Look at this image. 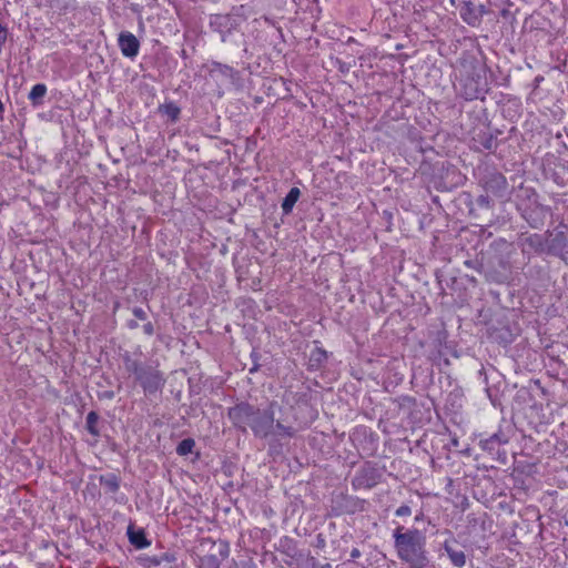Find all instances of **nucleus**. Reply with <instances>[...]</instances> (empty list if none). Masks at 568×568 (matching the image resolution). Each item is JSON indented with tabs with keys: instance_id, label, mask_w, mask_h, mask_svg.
Returning <instances> with one entry per match:
<instances>
[{
	"instance_id": "nucleus-6",
	"label": "nucleus",
	"mask_w": 568,
	"mask_h": 568,
	"mask_svg": "<svg viewBox=\"0 0 568 568\" xmlns=\"http://www.w3.org/2000/svg\"><path fill=\"white\" fill-rule=\"evenodd\" d=\"M135 381L142 387L145 395L161 392L166 382L164 374L152 365H145L135 376Z\"/></svg>"
},
{
	"instance_id": "nucleus-45",
	"label": "nucleus",
	"mask_w": 568,
	"mask_h": 568,
	"mask_svg": "<svg viewBox=\"0 0 568 568\" xmlns=\"http://www.w3.org/2000/svg\"><path fill=\"white\" fill-rule=\"evenodd\" d=\"M361 550L358 548H353L351 551V560H355L361 557Z\"/></svg>"
},
{
	"instance_id": "nucleus-11",
	"label": "nucleus",
	"mask_w": 568,
	"mask_h": 568,
	"mask_svg": "<svg viewBox=\"0 0 568 568\" xmlns=\"http://www.w3.org/2000/svg\"><path fill=\"white\" fill-rule=\"evenodd\" d=\"M364 508V500L355 496H349L343 493L334 495L332 498L331 514L333 516H341L344 514H355Z\"/></svg>"
},
{
	"instance_id": "nucleus-3",
	"label": "nucleus",
	"mask_w": 568,
	"mask_h": 568,
	"mask_svg": "<svg viewBox=\"0 0 568 568\" xmlns=\"http://www.w3.org/2000/svg\"><path fill=\"white\" fill-rule=\"evenodd\" d=\"M478 185L491 196L508 201L511 195V186L507 178L493 165L478 166L477 169Z\"/></svg>"
},
{
	"instance_id": "nucleus-46",
	"label": "nucleus",
	"mask_w": 568,
	"mask_h": 568,
	"mask_svg": "<svg viewBox=\"0 0 568 568\" xmlns=\"http://www.w3.org/2000/svg\"><path fill=\"white\" fill-rule=\"evenodd\" d=\"M500 16L504 18V19H509V18H513V13L510 12L509 9H503L500 11Z\"/></svg>"
},
{
	"instance_id": "nucleus-37",
	"label": "nucleus",
	"mask_w": 568,
	"mask_h": 568,
	"mask_svg": "<svg viewBox=\"0 0 568 568\" xmlns=\"http://www.w3.org/2000/svg\"><path fill=\"white\" fill-rule=\"evenodd\" d=\"M219 555L225 559L229 557L230 555V547H229V544L227 542H221L220 544V549H219Z\"/></svg>"
},
{
	"instance_id": "nucleus-9",
	"label": "nucleus",
	"mask_w": 568,
	"mask_h": 568,
	"mask_svg": "<svg viewBox=\"0 0 568 568\" xmlns=\"http://www.w3.org/2000/svg\"><path fill=\"white\" fill-rule=\"evenodd\" d=\"M546 254L556 256L565 262L568 261V236L565 230L556 232L547 231Z\"/></svg>"
},
{
	"instance_id": "nucleus-24",
	"label": "nucleus",
	"mask_w": 568,
	"mask_h": 568,
	"mask_svg": "<svg viewBox=\"0 0 568 568\" xmlns=\"http://www.w3.org/2000/svg\"><path fill=\"white\" fill-rule=\"evenodd\" d=\"M327 352L323 349L322 347H315L308 358V367L311 369H318L321 368L327 361Z\"/></svg>"
},
{
	"instance_id": "nucleus-25",
	"label": "nucleus",
	"mask_w": 568,
	"mask_h": 568,
	"mask_svg": "<svg viewBox=\"0 0 568 568\" xmlns=\"http://www.w3.org/2000/svg\"><path fill=\"white\" fill-rule=\"evenodd\" d=\"M122 361L124 363V367L126 372L134 375V377L140 373V371L145 366L141 361L132 357L130 352H124L122 355Z\"/></svg>"
},
{
	"instance_id": "nucleus-1",
	"label": "nucleus",
	"mask_w": 568,
	"mask_h": 568,
	"mask_svg": "<svg viewBox=\"0 0 568 568\" xmlns=\"http://www.w3.org/2000/svg\"><path fill=\"white\" fill-rule=\"evenodd\" d=\"M275 400L267 408H260L248 402H240L227 409V417L240 432L246 433L250 428L257 438L267 439L274 434Z\"/></svg>"
},
{
	"instance_id": "nucleus-30",
	"label": "nucleus",
	"mask_w": 568,
	"mask_h": 568,
	"mask_svg": "<svg viewBox=\"0 0 568 568\" xmlns=\"http://www.w3.org/2000/svg\"><path fill=\"white\" fill-rule=\"evenodd\" d=\"M195 440L193 438H184L176 446V454L179 456H186L193 452Z\"/></svg>"
},
{
	"instance_id": "nucleus-16",
	"label": "nucleus",
	"mask_w": 568,
	"mask_h": 568,
	"mask_svg": "<svg viewBox=\"0 0 568 568\" xmlns=\"http://www.w3.org/2000/svg\"><path fill=\"white\" fill-rule=\"evenodd\" d=\"M508 443V438L501 433H495L479 440V447L489 454H500V446Z\"/></svg>"
},
{
	"instance_id": "nucleus-28",
	"label": "nucleus",
	"mask_w": 568,
	"mask_h": 568,
	"mask_svg": "<svg viewBox=\"0 0 568 568\" xmlns=\"http://www.w3.org/2000/svg\"><path fill=\"white\" fill-rule=\"evenodd\" d=\"M100 416L97 412L91 410L85 418V429L94 437H100L101 432L98 427Z\"/></svg>"
},
{
	"instance_id": "nucleus-48",
	"label": "nucleus",
	"mask_w": 568,
	"mask_h": 568,
	"mask_svg": "<svg viewBox=\"0 0 568 568\" xmlns=\"http://www.w3.org/2000/svg\"><path fill=\"white\" fill-rule=\"evenodd\" d=\"M444 362H445L446 365H449V361L447 358H445Z\"/></svg>"
},
{
	"instance_id": "nucleus-26",
	"label": "nucleus",
	"mask_w": 568,
	"mask_h": 568,
	"mask_svg": "<svg viewBox=\"0 0 568 568\" xmlns=\"http://www.w3.org/2000/svg\"><path fill=\"white\" fill-rule=\"evenodd\" d=\"M47 85L44 83H38L32 87L28 98L33 106H38L43 103V98L47 94Z\"/></svg>"
},
{
	"instance_id": "nucleus-47",
	"label": "nucleus",
	"mask_w": 568,
	"mask_h": 568,
	"mask_svg": "<svg viewBox=\"0 0 568 568\" xmlns=\"http://www.w3.org/2000/svg\"><path fill=\"white\" fill-rule=\"evenodd\" d=\"M498 456V459L500 460L501 464H506L507 462V454L505 450H500V454H497Z\"/></svg>"
},
{
	"instance_id": "nucleus-34",
	"label": "nucleus",
	"mask_w": 568,
	"mask_h": 568,
	"mask_svg": "<svg viewBox=\"0 0 568 568\" xmlns=\"http://www.w3.org/2000/svg\"><path fill=\"white\" fill-rule=\"evenodd\" d=\"M397 517H405L412 515V508L408 505H402L395 510Z\"/></svg>"
},
{
	"instance_id": "nucleus-42",
	"label": "nucleus",
	"mask_w": 568,
	"mask_h": 568,
	"mask_svg": "<svg viewBox=\"0 0 568 568\" xmlns=\"http://www.w3.org/2000/svg\"><path fill=\"white\" fill-rule=\"evenodd\" d=\"M313 568H332L331 564L320 565L314 557L310 558Z\"/></svg>"
},
{
	"instance_id": "nucleus-32",
	"label": "nucleus",
	"mask_w": 568,
	"mask_h": 568,
	"mask_svg": "<svg viewBox=\"0 0 568 568\" xmlns=\"http://www.w3.org/2000/svg\"><path fill=\"white\" fill-rule=\"evenodd\" d=\"M476 203L479 207L481 209H493L494 207V201L491 199V195L489 193H484V194H480L477 199H476Z\"/></svg>"
},
{
	"instance_id": "nucleus-23",
	"label": "nucleus",
	"mask_w": 568,
	"mask_h": 568,
	"mask_svg": "<svg viewBox=\"0 0 568 568\" xmlns=\"http://www.w3.org/2000/svg\"><path fill=\"white\" fill-rule=\"evenodd\" d=\"M301 196V191L298 187H292L286 196L283 199L281 207L284 215H288L292 213L294 205L298 201Z\"/></svg>"
},
{
	"instance_id": "nucleus-31",
	"label": "nucleus",
	"mask_w": 568,
	"mask_h": 568,
	"mask_svg": "<svg viewBox=\"0 0 568 568\" xmlns=\"http://www.w3.org/2000/svg\"><path fill=\"white\" fill-rule=\"evenodd\" d=\"M220 560L216 555L209 554L200 558V568H220Z\"/></svg>"
},
{
	"instance_id": "nucleus-20",
	"label": "nucleus",
	"mask_w": 568,
	"mask_h": 568,
	"mask_svg": "<svg viewBox=\"0 0 568 568\" xmlns=\"http://www.w3.org/2000/svg\"><path fill=\"white\" fill-rule=\"evenodd\" d=\"M295 428L293 426H287V425H284L282 424L280 420H275L274 422V434L271 435L270 438H272L271 443H270V449H275L276 445H275V442H276V438L277 437H288V438H292L295 436Z\"/></svg>"
},
{
	"instance_id": "nucleus-10",
	"label": "nucleus",
	"mask_w": 568,
	"mask_h": 568,
	"mask_svg": "<svg viewBox=\"0 0 568 568\" xmlns=\"http://www.w3.org/2000/svg\"><path fill=\"white\" fill-rule=\"evenodd\" d=\"M382 478L381 470L371 463H365L352 479L354 489H371L375 487Z\"/></svg>"
},
{
	"instance_id": "nucleus-40",
	"label": "nucleus",
	"mask_w": 568,
	"mask_h": 568,
	"mask_svg": "<svg viewBox=\"0 0 568 568\" xmlns=\"http://www.w3.org/2000/svg\"><path fill=\"white\" fill-rule=\"evenodd\" d=\"M315 546H316L317 548H321V549L325 548V546H326V541H325V538L323 537V535H322V534H318V535L316 536V545H315Z\"/></svg>"
},
{
	"instance_id": "nucleus-35",
	"label": "nucleus",
	"mask_w": 568,
	"mask_h": 568,
	"mask_svg": "<svg viewBox=\"0 0 568 568\" xmlns=\"http://www.w3.org/2000/svg\"><path fill=\"white\" fill-rule=\"evenodd\" d=\"M160 565L159 556H148L144 558V566L146 568L156 567Z\"/></svg>"
},
{
	"instance_id": "nucleus-49",
	"label": "nucleus",
	"mask_w": 568,
	"mask_h": 568,
	"mask_svg": "<svg viewBox=\"0 0 568 568\" xmlns=\"http://www.w3.org/2000/svg\"><path fill=\"white\" fill-rule=\"evenodd\" d=\"M420 519V516H416L415 520L418 521Z\"/></svg>"
},
{
	"instance_id": "nucleus-36",
	"label": "nucleus",
	"mask_w": 568,
	"mask_h": 568,
	"mask_svg": "<svg viewBox=\"0 0 568 568\" xmlns=\"http://www.w3.org/2000/svg\"><path fill=\"white\" fill-rule=\"evenodd\" d=\"M132 313L136 318L141 321L148 320V314L142 307H133Z\"/></svg>"
},
{
	"instance_id": "nucleus-15",
	"label": "nucleus",
	"mask_w": 568,
	"mask_h": 568,
	"mask_svg": "<svg viewBox=\"0 0 568 568\" xmlns=\"http://www.w3.org/2000/svg\"><path fill=\"white\" fill-rule=\"evenodd\" d=\"M457 544V540L450 537L444 541L443 549L454 567L463 568L466 565V555L463 550L456 548Z\"/></svg>"
},
{
	"instance_id": "nucleus-27",
	"label": "nucleus",
	"mask_w": 568,
	"mask_h": 568,
	"mask_svg": "<svg viewBox=\"0 0 568 568\" xmlns=\"http://www.w3.org/2000/svg\"><path fill=\"white\" fill-rule=\"evenodd\" d=\"M465 265L467 267H471V268L476 270L478 273H483L487 281L497 282V283L501 282V280L499 278V276L495 272L487 271L484 267V265L481 263L477 262V261L467 260V261H465Z\"/></svg>"
},
{
	"instance_id": "nucleus-43",
	"label": "nucleus",
	"mask_w": 568,
	"mask_h": 568,
	"mask_svg": "<svg viewBox=\"0 0 568 568\" xmlns=\"http://www.w3.org/2000/svg\"><path fill=\"white\" fill-rule=\"evenodd\" d=\"M252 357H253V359H254V365H253V367H252V368H250V373H254V372H256V371L258 369V364H257V362H256V361H257V358H258V354H257V353H255V352H253V353H252Z\"/></svg>"
},
{
	"instance_id": "nucleus-21",
	"label": "nucleus",
	"mask_w": 568,
	"mask_h": 568,
	"mask_svg": "<svg viewBox=\"0 0 568 568\" xmlns=\"http://www.w3.org/2000/svg\"><path fill=\"white\" fill-rule=\"evenodd\" d=\"M158 112L166 116L171 123H175L180 119L181 108L173 101H166L159 105Z\"/></svg>"
},
{
	"instance_id": "nucleus-13",
	"label": "nucleus",
	"mask_w": 568,
	"mask_h": 568,
	"mask_svg": "<svg viewBox=\"0 0 568 568\" xmlns=\"http://www.w3.org/2000/svg\"><path fill=\"white\" fill-rule=\"evenodd\" d=\"M118 44L121 50V53L125 58L133 59L139 54L140 42L138 38L129 31L120 32L118 38Z\"/></svg>"
},
{
	"instance_id": "nucleus-22",
	"label": "nucleus",
	"mask_w": 568,
	"mask_h": 568,
	"mask_svg": "<svg viewBox=\"0 0 568 568\" xmlns=\"http://www.w3.org/2000/svg\"><path fill=\"white\" fill-rule=\"evenodd\" d=\"M100 485L104 488L105 493L115 494L121 486V479L118 475L109 473L99 477Z\"/></svg>"
},
{
	"instance_id": "nucleus-8",
	"label": "nucleus",
	"mask_w": 568,
	"mask_h": 568,
	"mask_svg": "<svg viewBox=\"0 0 568 568\" xmlns=\"http://www.w3.org/2000/svg\"><path fill=\"white\" fill-rule=\"evenodd\" d=\"M485 79L474 69L471 73L460 80V93L467 101L483 99L487 91Z\"/></svg>"
},
{
	"instance_id": "nucleus-19",
	"label": "nucleus",
	"mask_w": 568,
	"mask_h": 568,
	"mask_svg": "<svg viewBox=\"0 0 568 568\" xmlns=\"http://www.w3.org/2000/svg\"><path fill=\"white\" fill-rule=\"evenodd\" d=\"M547 237L538 233L530 234L523 239V245L528 246L536 254H546Z\"/></svg>"
},
{
	"instance_id": "nucleus-41",
	"label": "nucleus",
	"mask_w": 568,
	"mask_h": 568,
	"mask_svg": "<svg viewBox=\"0 0 568 568\" xmlns=\"http://www.w3.org/2000/svg\"><path fill=\"white\" fill-rule=\"evenodd\" d=\"M114 396H115V394L113 390H104L103 393L99 394V398H104V399H113Z\"/></svg>"
},
{
	"instance_id": "nucleus-44",
	"label": "nucleus",
	"mask_w": 568,
	"mask_h": 568,
	"mask_svg": "<svg viewBox=\"0 0 568 568\" xmlns=\"http://www.w3.org/2000/svg\"><path fill=\"white\" fill-rule=\"evenodd\" d=\"M126 327L129 329H136L139 327V323L135 320H129L126 322Z\"/></svg>"
},
{
	"instance_id": "nucleus-33",
	"label": "nucleus",
	"mask_w": 568,
	"mask_h": 568,
	"mask_svg": "<svg viewBox=\"0 0 568 568\" xmlns=\"http://www.w3.org/2000/svg\"><path fill=\"white\" fill-rule=\"evenodd\" d=\"M230 568H255V564L252 560H233V564Z\"/></svg>"
},
{
	"instance_id": "nucleus-18",
	"label": "nucleus",
	"mask_w": 568,
	"mask_h": 568,
	"mask_svg": "<svg viewBox=\"0 0 568 568\" xmlns=\"http://www.w3.org/2000/svg\"><path fill=\"white\" fill-rule=\"evenodd\" d=\"M276 549L292 560H298L303 554L298 550L296 540L288 536H284L278 540Z\"/></svg>"
},
{
	"instance_id": "nucleus-4",
	"label": "nucleus",
	"mask_w": 568,
	"mask_h": 568,
	"mask_svg": "<svg viewBox=\"0 0 568 568\" xmlns=\"http://www.w3.org/2000/svg\"><path fill=\"white\" fill-rule=\"evenodd\" d=\"M524 192L525 200L517 203V211L531 229L541 230L550 207L538 201V194L532 187L524 189Z\"/></svg>"
},
{
	"instance_id": "nucleus-38",
	"label": "nucleus",
	"mask_w": 568,
	"mask_h": 568,
	"mask_svg": "<svg viewBox=\"0 0 568 568\" xmlns=\"http://www.w3.org/2000/svg\"><path fill=\"white\" fill-rule=\"evenodd\" d=\"M143 332L148 336H152L154 334V325L152 322L148 321L143 325Z\"/></svg>"
},
{
	"instance_id": "nucleus-12",
	"label": "nucleus",
	"mask_w": 568,
	"mask_h": 568,
	"mask_svg": "<svg viewBox=\"0 0 568 568\" xmlns=\"http://www.w3.org/2000/svg\"><path fill=\"white\" fill-rule=\"evenodd\" d=\"M239 24L240 20L230 13L213 14L210 19L211 28L213 31L221 34L222 42L226 41V36L230 34L233 30L237 29Z\"/></svg>"
},
{
	"instance_id": "nucleus-29",
	"label": "nucleus",
	"mask_w": 568,
	"mask_h": 568,
	"mask_svg": "<svg viewBox=\"0 0 568 568\" xmlns=\"http://www.w3.org/2000/svg\"><path fill=\"white\" fill-rule=\"evenodd\" d=\"M211 72L219 73L220 75L227 78V79H233V77L235 74V70L232 67H230L227 64H223L221 62H216V61L212 62Z\"/></svg>"
},
{
	"instance_id": "nucleus-14",
	"label": "nucleus",
	"mask_w": 568,
	"mask_h": 568,
	"mask_svg": "<svg viewBox=\"0 0 568 568\" xmlns=\"http://www.w3.org/2000/svg\"><path fill=\"white\" fill-rule=\"evenodd\" d=\"M474 145L477 151H495L498 146L496 134L489 130H480L473 136Z\"/></svg>"
},
{
	"instance_id": "nucleus-7",
	"label": "nucleus",
	"mask_w": 568,
	"mask_h": 568,
	"mask_svg": "<svg viewBox=\"0 0 568 568\" xmlns=\"http://www.w3.org/2000/svg\"><path fill=\"white\" fill-rule=\"evenodd\" d=\"M479 376L485 383V390L493 406H500L501 386L505 385L504 376L495 367L486 369L484 366L479 371Z\"/></svg>"
},
{
	"instance_id": "nucleus-2",
	"label": "nucleus",
	"mask_w": 568,
	"mask_h": 568,
	"mask_svg": "<svg viewBox=\"0 0 568 568\" xmlns=\"http://www.w3.org/2000/svg\"><path fill=\"white\" fill-rule=\"evenodd\" d=\"M397 557L410 568H435L426 550V537L417 528L404 530L397 527L393 532Z\"/></svg>"
},
{
	"instance_id": "nucleus-5",
	"label": "nucleus",
	"mask_w": 568,
	"mask_h": 568,
	"mask_svg": "<svg viewBox=\"0 0 568 568\" xmlns=\"http://www.w3.org/2000/svg\"><path fill=\"white\" fill-rule=\"evenodd\" d=\"M450 3L458 10L463 21L470 27H478L487 13L485 4L478 0H450Z\"/></svg>"
},
{
	"instance_id": "nucleus-39",
	"label": "nucleus",
	"mask_w": 568,
	"mask_h": 568,
	"mask_svg": "<svg viewBox=\"0 0 568 568\" xmlns=\"http://www.w3.org/2000/svg\"><path fill=\"white\" fill-rule=\"evenodd\" d=\"M159 559H160V565L164 561L172 562L174 560V556L169 552H164L159 556Z\"/></svg>"
},
{
	"instance_id": "nucleus-17",
	"label": "nucleus",
	"mask_w": 568,
	"mask_h": 568,
	"mask_svg": "<svg viewBox=\"0 0 568 568\" xmlns=\"http://www.w3.org/2000/svg\"><path fill=\"white\" fill-rule=\"evenodd\" d=\"M126 535L131 545L136 549H143L151 545V541L146 538V534L143 528H136L134 524H130L126 529Z\"/></svg>"
}]
</instances>
